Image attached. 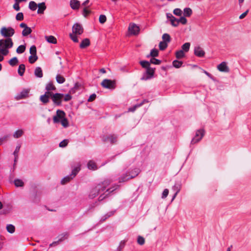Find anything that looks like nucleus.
<instances>
[{
  "label": "nucleus",
  "mask_w": 251,
  "mask_h": 251,
  "mask_svg": "<svg viewBox=\"0 0 251 251\" xmlns=\"http://www.w3.org/2000/svg\"><path fill=\"white\" fill-rule=\"evenodd\" d=\"M111 182V180L106 179L102 182L98 184L96 186L91 189L89 194V197L90 199H93L100 193L103 192L105 191V192H108L107 194L103 193L99 197V201H102L108 196V194L116 190L119 187V185H115L112 187L106 189V188L110 185Z\"/></svg>",
  "instance_id": "nucleus-1"
},
{
  "label": "nucleus",
  "mask_w": 251,
  "mask_h": 251,
  "mask_svg": "<svg viewBox=\"0 0 251 251\" xmlns=\"http://www.w3.org/2000/svg\"><path fill=\"white\" fill-rule=\"evenodd\" d=\"M13 46V42L10 38L0 40V53L3 55H7L9 53L8 50Z\"/></svg>",
  "instance_id": "nucleus-2"
},
{
  "label": "nucleus",
  "mask_w": 251,
  "mask_h": 251,
  "mask_svg": "<svg viewBox=\"0 0 251 251\" xmlns=\"http://www.w3.org/2000/svg\"><path fill=\"white\" fill-rule=\"evenodd\" d=\"M80 165L78 164L77 167L74 168L72 171L71 174L66 176L64 178H63L61 181V183L62 184H65L67 182H69L71 180H72L73 178H74L76 174L79 172L80 170Z\"/></svg>",
  "instance_id": "nucleus-3"
},
{
  "label": "nucleus",
  "mask_w": 251,
  "mask_h": 251,
  "mask_svg": "<svg viewBox=\"0 0 251 251\" xmlns=\"http://www.w3.org/2000/svg\"><path fill=\"white\" fill-rule=\"evenodd\" d=\"M205 131L203 129H200L196 131L194 137L192 138L191 144H195L200 141L203 137Z\"/></svg>",
  "instance_id": "nucleus-4"
},
{
  "label": "nucleus",
  "mask_w": 251,
  "mask_h": 251,
  "mask_svg": "<svg viewBox=\"0 0 251 251\" xmlns=\"http://www.w3.org/2000/svg\"><path fill=\"white\" fill-rule=\"evenodd\" d=\"M0 33L4 37H10L15 33L14 29L11 27H2L0 29Z\"/></svg>",
  "instance_id": "nucleus-5"
},
{
  "label": "nucleus",
  "mask_w": 251,
  "mask_h": 251,
  "mask_svg": "<svg viewBox=\"0 0 251 251\" xmlns=\"http://www.w3.org/2000/svg\"><path fill=\"white\" fill-rule=\"evenodd\" d=\"M188 51V43H185L181 47V50L176 51V57L177 59H180L185 56V52Z\"/></svg>",
  "instance_id": "nucleus-6"
},
{
  "label": "nucleus",
  "mask_w": 251,
  "mask_h": 251,
  "mask_svg": "<svg viewBox=\"0 0 251 251\" xmlns=\"http://www.w3.org/2000/svg\"><path fill=\"white\" fill-rule=\"evenodd\" d=\"M101 85L103 88L109 89H114L116 87L115 81L108 79H104L101 82Z\"/></svg>",
  "instance_id": "nucleus-7"
},
{
  "label": "nucleus",
  "mask_w": 251,
  "mask_h": 251,
  "mask_svg": "<svg viewBox=\"0 0 251 251\" xmlns=\"http://www.w3.org/2000/svg\"><path fill=\"white\" fill-rule=\"evenodd\" d=\"M154 74V69L149 66L146 68V72L142 77L141 79L144 80L150 79L153 77Z\"/></svg>",
  "instance_id": "nucleus-8"
},
{
  "label": "nucleus",
  "mask_w": 251,
  "mask_h": 251,
  "mask_svg": "<svg viewBox=\"0 0 251 251\" xmlns=\"http://www.w3.org/2000/svg\"><path fill=\"white\" fill-rule=\"evenodd\" d=\"M64 98V94L61 93H55L52 95L51 100L55 105H60L62 100Z\"/></svg>",
  "instance_id": "nucleus-9"
},
{
  "label": "nucleus",
  "mask_w": 251,
  "mask_h": 251,
  "mask_svg": "<svg viewBox=\"0 0 251 251\" xmlns=\"http://www.w3.org/2000/svg\"><path fill=\"white\" fill-rule=\"evenodd\" d=\"M66 114L65 112L61 110H57L56 111V115L53 117V122L54 123H59L62 119L65 117Z\"/></svg>",
  "instance_id": "nucleus-10"
},
{
  "label": "nucleus",
  "mask_w": 251,
  "mask_h": 251,
  "mask_svg": "<svg viewBox=\"0 0 251 251\" xmlns=\"http://www.w3.org/2000/svg\"><path fill=\"white\" fill-rule=\"evenodd\" d=\"M140 29L138 26L135 24H130L128 26V31L132 35H137Z\"/></svg>",
  "instance_id": "nucleus-11"
},
{
  "label": "nucleus",
  "mask_w": 251,
  "mask_h": 251,
  "mask_svg": "<svg viewBox=\"0 0 251 251\" xmlns=\"http://www.w3.org/2000/svg\"><path fill=\"white\" fill-rule=\"evenodd\" d=\"M73 33L75 34L80 35L83 32V28L81 25L78 23L74 25L72 27Z\"/></svg>",
  "instance_id": "nucleus-12"
},
{
  "label": "nucleus",
  "mask_w": 251,
  "mask_h": 251,
  "mask_svg": "<svg viewBox=\"0 0 251 251\" xmlns=\"http://www.w3.org/2000/svg\"><path fill=\"white\" fill-rule=\"evenodd\" d=\"M117 138L115 135H104L102 137V140L104 142L114 143L117 141Z\"/></svg>",
  "instance_id": "nucleus-13"
},
{
  "label": "nucleus",
  "mask_w": 251,
  "mask_h": 251,
  "mask_svg": "<svg viewBox=\"0 0 251 251\" xmlns=\"http://www.w3.org/2000/svg\"><path fill=\"white\" fill-rule=\"evenodd\" d=\"M194 52V54L199 57H202L205 55L204 51L199 46H196L195 47Z\"/></svg>",
  "instance_id": "nucleus-14"
},
{
  "label": "nucleus",
  "mask_w": 251,
  "mask_h": 251,
  "mask_svg": "<svg viewBox=\"0 0 251 251\" xmlns=\"http://www.w3.org/2000/svg\"><path fill=\"white\" fill-rule=\"evenodd\" d=\"M217 69L222 72L228 73L229 72V68L227 66L226 62H222L221 63L217 66Z\"/></svg>",
  "instance_id": "nucleus-15"
},
{
  "label": "nucleus",
  "mask_w": 251,
  "mask_h": 251,
  "mask_svg": "<svg viewBox=\"0 0 251 251\" xmlns=\"http://www.w3.org/2000/svg\"><path fill=\"white\" fill-rule=\"evenodd\" d=\"M30 89H25L16 96L17 100H21L27 97Z\"/></svg>",
  "instance_id": "nucleus-16"
},
{
  "label": "nucleus",
  "mask_w": 251,
  "mask_h": 251,
  "mask_svg": "<svg viewBox=\"0 0 251 251\" xmlns=\"http://www.w3.org/2000/svg\"><path fill=\"white\" fill-rule=\"evenodd\" d=\"M80 5V2L77 0H71L70 1V6L74 10L78 9Z\"/></svg>",
  "instance_id": "nucleus-17"
},
{
  "label": "nucleus",
  "mask_w": 251,
  "mask_h": 251,
  "mask_svg": "<svg viewBox=\"0 0 251 251\" xmlns=\"http://www.w3.org/2000/svg\"><path fill=\"white\" fill-rule=\"evenodd\" d=\"M38 7V9L37 10V13L39 14H42L44 13V11L46 9V6L45 5V3L43 2L39 3L37 5Z\"/></svg>",
  "instance_id": "nucleus-18"
},
{
  "label": "nucleus",
  "mask_w": 251,
  "mask_h": 251,
  "mask_svg": "<svg viewBox=\"0 0 251 251\" xmlns=\"http://www.w3.org/2000/svg\"><path fill=\"white\" fill-rule=\"evenodd\" d=\"M140 172V171L139 169L135 168L131 171L128 172L127 173L129 175V176L131 179L136 176L139 174Z\"/></svg>",
  "instance_id": "nucleus-19"
},
{
  "label": "nucleus",
  "mask_w": 251,
  "mask_h": 251,
  "mask_svg": "<svg viewBox=\"0 0 251 251\" xmlns=\"http://www.w3.org/2000/svg\"><path fill=\"white\" fill-rule=\"evenodd\" d=\"M34 75L36 77L39 78L43 77V72L41 67H37L35 68L34 70Z\"/></svg>",
  "instance_id": "nucleus-20"
},
{
  "label": "nucleus",
  "mask_w": 251,
  "mask_h": 251,
  "mask_svg": "<svg viewBox=\"0 0 251 251\" xmlns=\"http://www.w3.org/2000/svg\"><path fill=\"white\" fill-rule=\"evenodd\" d=\"M130 179V178L127 173L124 174L119 178V182H126Z\"/></svg>",
  "instance_id": "nucleus-21"
},
{
  "label": "nucleus",
  "mask_w": 251,
  "mask_h": 251,
  "mask_svg": "<svg viewBox=\"0 0 251 251\" xmlns=\"http://www.w3.org/2000/svg\"><path fill=\"white\" fill-rule=\"evenodd\" d=\"M180 189V185L178 183H176L173 186V187H172V189L174 191L175 194L173 197V200H174L176 198L177 194L179 191Z\"/></svg>",
  "instance_id": "nucleus-22"
},
{
  "label": "nucleus",
  "mask_w": 251,
  "mask_h": 251,
  "mask_svg": "<svg viewBox=\"0 0 251 251\" xmlns=\"http://www.w3.org/2000/svg\"><path fill=\"white\" fill-rule=\"evenodd\" d=\"M66 236H67V233H65V234L61 235V237L58 239V240L57 241L52 242L51 244H50V247L55 246L59 244L60 242H62L64 240L65 237Z\"/></svg>",
  "instance_id": "nucleus-23"
},
{
  "label": "nucleus",
  "mask_w": 251,
  "mask_h": 251,
  "mask_svg": "<svg viewBox=\"0 0 251 251\" xmlns=\"http://www.w3.org/2000/svg\"><path fill=\"white\" fill-rule=\"evenodd\" d=\"M90 45V41L88 38L83 39L80 44V48L84 49Z\"/></svg>",
  "instance_id": "nucleus-24"
},
{
  "label": "nucleus",
  "mask_w": 251,
  "mask_h": 251,
  "mask_svg": "<svg viewBox=\"0 0 251 251\" xmlns=\"http://www.w3.org/2000/svg\"><path fill=\"white\" fill-rule=\"evenodd\" d=\"M45 38L46 40L50 43L52 44H56L57 40L53 36L50 35V36H46L45 37Z\"/></svg>",
  "instance_id": "nucleus-25"
},
{
  "label": "nucleus",
  "mask_w": 251,
  "mask_h": 251,
  "mask_svg": "<svg viewBox=\"0 0 251 251\" xmlns=\"http://www.w3.org/2000/svg\"><path fill=\"white\" fill-rule=\"evenodd\" d=\"M25 65L24 64H20L19 66L18 72L20 76H23L25 71Z\"/></svg>",
  "instance_id": "nucleus-26"
},
{
  "label": "nucleus",
  "mask_w": 251,
  "mask_h": 251,
  "mask_svg": "<svg viewBox=\"0 0 251 251\" xmlns=\"http://www.w3.org/2000/svg\"><path fill=\"white\" fill-rule=\"evenodd\" d=\"M115 212V210L111 211L101 217L100 221H104L106 219L113 215Z\"/></svg>",
  "instance_id": "nucleus-27"
},
{
  "label": "nucleus",
  "mask_w": 251,
  "mask_h": 251,
  "mask_svg": "<svg viewBox=\"0 0 251 251\" xmlns=\"http://www.w3.org/2000/svg\"><path fill=\"white\" fill-rule=\"evenodd\" d=\"M88 168L90 170H95L97 169L96 163L93 161H90L87 164Z\"/></svg>",
  "instance_id": "nucleus-28"
},
{
  "label": "nucleus",
  "mask_w": 251,
  "mask_h": 251,
  "mask_svg": "<svg viewBox=\"0 0 251 251\" xmlns=\"http://www.w3.org/2000/svg\"><path fill=\"white\" fill-rule=\"evenodd\" d=\"M26 1V0H15V2L13 5V8L16 11H19L20 9V7L19 6V3L21 2L22 1Z\"/></svg>",
  "instance_id": "nucleus-29"
},
{
  "label": "nucleus",
  "mask_w": 251,
  "mask_h": 251,
  "mask_svg": "<svg viewBox=\"0 0 251 251\" xmlns=\"http://www.w3.org/2000/svg\"><path fill=\"white\" fill-rule=\"evenodd\" d=\"M55 87L51 82H49L46 85V90L47 91L55 90Z\"/></svg>",
  "instance_id": "nucleus-30"
},
{
  "label": "nucleus",
  "mask_w": 251,
  "mask_h": 251,
  "mask_svg": "<svg viewBox=\"0 0 251 251\" xmlns=\"http://www.w3.org/2000/svg\"><path fill=\"white\" fill-rule=\"evenodd\" d=\"M32 30L30 27L27 26L22 31V35L23 36H26L30 34Z\"/></svg>",
  "instance_id": "nucleus-31"
},
{
  "label": "nucleus",
  "mask_w": 251,
  "mask_h": 251,
  "mask_svg": "<svg viewBox=\"0 0 251 251\" xmlns=\"http://www.w3.org/2000/svg\"><path fill=\"white\" fill-rule=\"evenodd\" d=\"M183 62L178 60H175L173 62V65L176 68H179L182 66Z\"/></svg>",
  "instance_id": "nucleus-32"
},
{
  "label": "nucleus",
  "mask_w": 251,
  "mask_h": 251,
  "mask_svg": "<svg viewBox=\"0 0 251 251\" xmlns=\"http://www.w3.org/2000/svg\"><path fill=\"white\" fill-rule=\"evenodd\" d=\"M18 59L16 57H14L9 61V64L11 66H15L18 63Z\"/></svg>",
  "instance_id": "nucleus-33"
},
{
  "label": "nucleus",
  "mask_w": 251,
  "mask_h": 251,
  "mask_svg": "<svg viewBox=\"0 0 251 251\" xmlns=\"http://www.w3.org/2000/svg\"><path fill=\"white\" fill-rule=\"evenodd\" d=\"M6 230L10 233H13L15 230L14 226L12 224H8L6 226Z\"/></svg>",
  "instance_id": "nucleus-34"
},
{
  "label": "nucleus",
  "mask_w": 251,
  "mask_h": 251,
  "mask_svg": "<svg viewBox=\"0 0 251 251\" xmlns=\"http://www.w3.org/2000/svg\"><path fill=\"white\" fill-rule=\"evenodd\" d=\"M24 133V131L22 129L16 130L13 134V137L15 138H18L22 136Z\"/></svg>",
  "instance_id": "nucleus-35"
},
{
  "label": "nucleus",
  "mask_w": 251,
  "mask_h": 251,
  "mask_svg": "<svg viewBox=\"0 0 251 251\" xmlns=\"http://www.w3.org/2000/svg\"><path fill=\"white\" fill-rule=\"evenodd\" d=\"M56 81L59 84H62L65 81V78L60 75H57L56 76Z\"/></svg>",
  "instance_id": "nucleus-36"
},
{
  "label": "nucleus",
  "mask_w": 251,
  "mask_h": 251,
  "mask_svg": "<svg viewBox=\"0 0 251 251\" xmlns=\"http://www.w3.org/2000/svg\"><path fill=\"white\" fill-rule=\"evenodd\" d=\"M37 4L33 1H30L29 3V8L32 10L34 11L37 9Z\"/></svg>",
  "instance_id": "nucleus-37"
},
{
  "label": "nucleus",
  "mask_w": 251,
  "mask_h": 251,
  "mask_svg": "<svg viewBox=\"0 0 251 251\" xmlns=\"http://www.w3.org/2000/svg\"><path fill=\"white\" fill-rule=\"evenodd\" d=\"M40 100L41 101H42L43 103L46 104L49 101V98L46 96L45 95H41L40 97Z\"/></svg>",
  "instance_id": "nucleus-38"
},
{
  "label": "nucleus",
  "mask_w": 251,
  "mask_h": 251,
  "mask_svg": "<svg viewBox=\"0 0 251 251\" xmlns=\"http://www.w3.org/2000/svg\"><path fill=\"white\" fill-rule=\"evenodd\" d=\"M60 122L64 127L66 128L69 126V122L66 117L62 119Z\"/></svg>",
  "instance_id": "nucleus-39"
},
{
  "label": "nucleus",
  "mask_w": 251,
  "mask_h": 251,
  "mask_svg": "<svg viewBox=\"0 0 251 251\" xmlns=\"http://www.w3.org/2000/svg\"><path fill=\"white\" fill-rule=\"evenodd\" d=\"M25 50V47L24 45H21L18 47L16 50V52L18 53H23Z\"/></svg>",
  "instance_id": "nucleus-40"
},
{
  "label": "nucleus",
  "mask_w": 251,
  "mask_h": 251,
  "mask_svg": "<svg viewBox=\"0 0 251 251\" xmlns=\"http://www.w3.org/2000/svg\"><path fill=\"white\" fill-rule=\"evenodd\" d=\"M167 47V43L165 42L161 41L159 44V49L161 50H164Z\"/></svg>",
  "instance_id": "nucleus-41"
},
{
  "label": "nucleus",
  "mask_w": 251,
  "mask_h": 251,
  "mask_svg": "<svg viewBox=\"0 0 251 251\" xmlns=\"http://www.w3.org/2000/svg\"><path fill=\"white\" fill-rule=\"evenodd\" d=\"M14 184L16 187H22L24 185V182L22 180L17 179L14 180Z\"/></svg>",
  "instance_id": "nucleus-42"
},
{
  "label": "nucleus",
  "mask_w": 251,
  "mask_h": 251,
  "mask_svg": "<svg viewBox=\"0 0 251 251\" xmlns=\"http://www.w3.org/2000/svg\"><path fill=\"white\" fill-rule=\"evenodd\" d=\"M140 64L143 68L145 69L150 66V63L147 61H141Z\"/></svg>",
  "instance_id": "nucleus-43"
},
{
  "label": "nucleus",
  "mask_w": 251,
  "mask_h": 251,
  "mask_svg": "<svg viewBox=\"0 0 251 251\" xmlns=\"http://www.w3.org/2000/svg\"><path fill=\"white\" fill-rule=\"evenodd\" d=\"M38 59V57L37 55H31L28 58L29 62L33 64Z\"/></svg>",
  "instance_id": "nucleus-44"
},
{
  "label": "nucleus",
  "mask_w": 251,
  "mask_h": 251,
  "mask_svg": "<svg viewBox=\"0 0 251 251\" xmlns=\"http://www.w3.org/2000/svg\"><path fill=\"white\" fill-rule=\"evenodd\" d=\"M170 21L172 25L174 26H176L178 24V19L176 18L174 16L173 18H172V19L170 20Z\"/></svg>",
  "instance_id": "nucleus-45"
},
{
  "label": "nucleus",
  "mask_w": 251,
  "mask_h": 251,
  "mask_svg": "<svg viewBox=\"0 0 251 251\" xmlns=\"http://www.w3.org/2000/svg\"><path fill=\"white\" fill-rule=\"evenodd\" d=\"M29 52L31 55H36V48L34 45L32 46L29 50Z\"/></svg>",
  "instance_id": "nucleus-46"
},
{
  "label": "nucleus",
  "mask_w": 251,
  "mask_h": 251,
  "mask_svg": "<svg viewBox=\"0 0 251 251\" xmlns=\"http://www.w3.org/2000/svg\"><path fill=\"white\" fill-rule=\"evenodd\" d=\"M163 42H169L170 41V36L167 33H165L162 36Z\"/></svg>",
  "instance_id": "nucleus-47"
},
{
  "label": "nucleus",
  "mask_w": 251,
  "mask_h": 251,
  "mask_svg": "<svg viewBox=\"0 0 251 251\" xmlns=\"http://www.w3.org/2000/svg\"><path fill=\"white\" fill-rule=\"evenodd\" d=\"M79 87V84L77 83H75L74 87L70 90V93L72 94L75 93L76 92V91L78 89Z\"/></svg>",
  "instance_id": "nucleus-48"
},
{
  "label": "nucleus",
  "mask_w": 251,
  "mask_h": 251,
  "mask_svg": "<svg viewBox=\"0 0 251 251\" xmlns=\"http://www.w3.org/2000/svg\"><path fill=\"white\" fill-rule=\"evenodd\" d=\"M16 19L17 21H22L24 20V15L22 12L18 13L16 16Z\"/></svg>",
  "instance_id": "nucleus-49"
},
{
  "label": "nucleus",
  "mask_w": 251,
  "mask_h": 251,
  "mask_svg": "<svg viewBox=\"0 0 251 251\" xmlns=\"http://www.w3.org/2000/svg\"><path fill=\"white\" fill-rule=\"evenodd\" d=\"M158 55V51L156 49H152L150 53V56L152 57H156Z\"/></svg>",
  "instance_id": "nucleus-50"
},
{
  "label": "nucleus",
  "mask_w": 251,
  "mask_h": 251,
  "mask_svg": "<svg viewBox=\"0 0 251 251\" xmlns=\"http://www.w3.org/2000/svg\"><path fill=\"white\" fill-rule=\"evenodd\" d=\"M70 37L74 42L77 43L78 42L77 37L75 33H71L70 34Z\"/></svg>",
  "instance_id": "nucleus-51"
},
{
  "label": "nucleus",
  "mask_w": 251,
  "mask_h": 251,
  "mask_svg": "<svg viewBox=\"0 0 251 251\" xmlns=\"http://www.w3.org/2000/svg\"><path fill=\"white\" fill-rule=\"evenodd\" d=\"M21 146L20 145L17 146L16 147L15 150L13 153L14 156H15V159L18 158V152H19Z\"/></svg>",
  "instance_id": "nucleus-52"
},
{
  "label": "nucleus",
  "mask_w": 251,
  "mask_h": 251,
  "mask_svg": "<svg viewBox=\"0 0 251 251\" xmlns=\"http://www.w3.org/2000/svg\"><path fill=\"white\" fill-rule=\"evenodd\" d=\"M106 21V17L104 15H100L99 17V22L101 24H104Z\"/></svg>",
  "instance_id": "nucleus-53"
},
{
  "label": "nucleus",
  "mask_w": 251,
  "mask_h": 251,
  "mask_svg": "<svg viewBox=\"0 0 251 251\" xmlns=\"http://www.w3.org/2000/svg\"><path fill=\"white\" fill-rule=\"evenodd\" d=\"M137 243L140 245H144L145 243V239L143 237L139 236L137 239Z\"/></svg>",
  "instance_id": "nucleus-54"
},
{
  "label": "nucleus",
  "mask_w": 251,
  "mask_h": 251,
  "mask_svg": "<svg viewBox=\"0 0 251 251\" xmlns=\"http://www.w3.org/2000/svg\"><path fill=\"white\" fill-rule=\"evenodd\" d=\"M150 62L152 64L159 65L161 63V61L160 60L152 58L150 60Z\"/></svg>",
  "instance_id": "nucleus-55"
},
{
  "label": "nucleus",
  "mask_w": 251,
  "mask_h": 251,
  "mask_svg": "<svg viewBox=\"0 0 251 251\" xmlns=\"http://www.w3.org/2000/svg\"><path fill=\"white\" fill-rule=\"evenodd\" d=\"M125 245V242L124 241H122L119 244V246L117 248V251H121L122 249L124 248Z\"/></svg>",
  "instance_id": "nucleus-56"
},
{
  "label": "nucleus",
  "mask_w": 251,
  "mask_h": 251,
  "mask_svg": "<svg viewBox=\"0 0 251 251\" xmlns=\"http://www.w3.org/2000/svg\"><path fill=\"white\" fill-rule=\"evenodd\" d=\"M68 141L67 140H64L59 143V147L64 148L68 145Z\"/></svg>",
  "instance_id": "nucleus-57"
},
{
  "label": "nucleus",
  "mask_w": 251,
  "mask_h": 251,
  "mask_svg": "<svg viewBox=\"0 0 251 251\" xmlns=\"http://www.w3.org/2000/svg\"><path fill=\"white\" fill-rule=\"evenodd\" d=\"M90 13V11L87 9V7H85L83 9L82 14L85 17H86Z\"/></svg>",
  "instance_id": "nucleus-58"
},
{
  "label": "nucleus",
  "mask_w": 251,
  "mask_h": 251,
  "mask_svg": "<svg viewBox=\"0 0 251 251\" xmlns=\"http://www.w3.org/2000/svg\"><path fill=\"white\" fill-rule=\"evenodd\" d=\"M174 14L176 16H181L182 14V11L179 8H176L174 10Z\"/></svg>",
  "instance_id": "nucleus-59"
},
{
  "label": "nucleus",
  "mask_w": 251,
  "mask_h": 251,
  "mask_svg": "<svg viewBox=\"0 0 251 251\" xmlns=\"http://www.w3.org/2000/svg\"><path fill=\"white\" fill-rule=\"evenodd\" d=\"M168 194H169V190L168 189H165L164 190L163 193H162V199H165L167 196L168 195Z\"/></svg>",
  "instance_id": "nucleus-60"
},
{
  "label": "nucleus",
  "mask_w": 251,
  "mask_h": 251,
  "mask_svg": "<svg viewBox=\"0 0 251 251\" xmlns=\"http://www.w3.org/2000/svg\"><path fill=\"white\" fill-rule=\"evenodd\" d=\"M178 24L180 23L182 24H185L187 23V19L184 17H181L180 18L178 19Z\"/></svg>",
  "instance_id": "nucleus-61"
},
{
  "label": "nucleus",
  "mask_w": 251,
  "mask_h": 251,
  "mask_svg": "<svg viewBox=\"0 0 251 251\" xmlns=\"http://www.w3.org/2000/svg\"><path fill=\"white\" fill-rule=\"evenodd\" d=\"M63 99H64L65 101H68L72 99V96L69 94H66L65 95H64Z\"/></svg>",
  "instance_id": "nucleus-62"
},
{
  "label": "nucleus",
  "mask_w": 251,
  "mask_h": 251,
  "mask_svg": "<svg viewBox=\"0 0 251 251\" xmlns=\"http://www.w3.org/2000/svg\"><path fill=\"white\" fill-rule=\"evenodd\" d=\"M139 107H140V105H138V104H136L133 107L129 108L128 109V111L134 112L137 108Z\"/></svg>",
  "instance_id": "nucleus-63"
},
{
  "label": "nucleus",
  "mask_w": 251,
  "mask_h": 251,
  "mask_svg": "<svg viewBox=\"0 0 251 251\" xmlns=\"http://www.w3.org/2000/svg\"><path fill=\"white\" fill-rule=\"evenodd\" d=\"M96 95L95 94H93L89 97V98L88 100V101H92L96 99Z\"/></svg>",
  "instance_id": "nucleus-64"
}]
</instances>
